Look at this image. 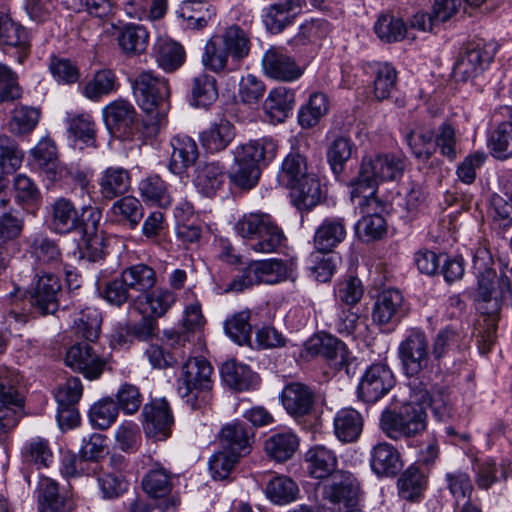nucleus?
I'll return each instance as SVG.
<instances>
[{"label": "nucleus", "mask_w": 512, "mask_h": 512, "mask_svg": "<svg viewBox=\"0 0 512 512\" xmlns=\"http://www.w3.org/2000/svg\"><path fill=\"white\" fill-rule=\"evenodd\" d=\"M250 53V39L237 25L213 35L205 44L201 57L203 66L214 73L233 72Z\"/></svg>", "instance_id": "obj_1"}, {"label": "nucleus", "mask_w": 512, "mask_h": 512, "mask_svg": "<svg viewBox=\"0 0 512 512\" xmlns=\"http://www.w3.org/2000/svg\"><path fill=\"white\" fill-rule=\"evenodd\" d=\"M130 82L138 106L147 114L149 125L156 133L170 109L171 90L168 79L153 70H141Z\"/></svg>", "instance_id": "obj_2"}, {"label": "nucleus", "mask_w": 512, "mask_h": 512, "mask_svg": "<svg viewBox=\"0 0 512 512\" xmlns=\"http://www.w3.org/2000/svg\"><path fill=\"white\" fill-rule=\"evenodd\" d=\"M380 428L393 441L415 438L427 428L426 408L411 399L398 411L385 410L380 417Z\"/></svg>", "instance_id": "obj_3"}, {"label": "nucleus", "mask_w": 512, "mask_h": 512, "mask_svg": "<svg viewBox=\"0 0 512 512\" xmlns=\"http://www.w3.org/2000/svg\"><path fill=\"white\" fill-rule=\"evenodd\" d=\"M402 158L393 154H373L362 159L357 180L352 186V195L362 193V187L371 188L378 182L395 180L403 174Z\"/></svg>", "instance_id": "obj_4"}, {"label": "nucleus", "mask_w": 512, "mask_h": 512, "mask_svg": "<svg viewBox=\"0 0 512 512\" xmlns=\"http://www.w3.org/2000/svg\"><path fill=\"white\" fill-rule=\"evenodd\" d=\"M398 357L407 376L417 377L432 369L430 341L426 333L420 328L407 330L399 343Z\"/></svg>", "instance_id": "obj_5"}, {"label": "nucleus", "mask_w": 512, "mask_h": 512, "mask_svg": "<svg viewBox=\"0 0 512 512\" xmlns=\"http://www.w3.org/2000/svg\"><path fill=\"white\" fill-rule=\"evenodd\" d=\"M212 375L213 367L202 357L190 358L182 365L177 390L193 409L198 407L199 395L212 388Z\"/></svg>", "instance_id": "obj_6"}, {"label": "nucleus", "mask_w": 512, "mask_h": 512, "mask_svg": "<svg viewBox=\"0 0 512 512\" xmlns=\"http://www.w3.org/2000/svg\"><path fill=\"white\" fill-rule=\"evenodd\" d=\"M495 43L477 39L469 42L454 65V75L461 81H468L481 74L493 60Z\"/></svg>", "instance_id": "obj_7"}, {"label": "nucleus", "mask_w": 512, "mask_h": 512, "mask_svg": "<svg viewBox=\"0 0 512 512\" xmlns=\"http://www.w3.org/2000/svg\"><path fill=\"white\" fill-rule=\"evenodd\" d=\"M94 344L75 342L67 349L64 358L66 366L81 373L88 380L99 379L106 366L105 358L95 350Z\"/></svg>", "instance_id": "obj_8"}, {"label": "nucleus", "mask_w": 512, "mask_h": 512, "mask_svg": "<svg viewBox=\"0 0 512 512\" xmlns=\"http://www.w3.org/2000/svg\"><path fill=\"white\" fill-rule=\"evenodd\" d=\"M305 350L310 356H322L326 358L336 370L345 369L349 372V366L354 360L346 345L339 339L328 334H316L305 343Z\"/></svg>", "instance_id": "obj_9"}, {"label": "nucleus", "mask_w": 512, "mask_h": 512, "mask_svg": "<svg viewBox=\"0 0 512 512\" xmlns=\"http://www.w3.org/2000/svg\"><path fill=\"white\" fill-rule=\"evenodd\" d=\"M395 378L388 365L375 363L362 375L357 387L358 397L364 402L375 403L394 386Z\"/></svg>", "instance_id": "obj_10"}, {"label": "nucleus", "mask_w": 512, "mask_h": 512, "mask_svg": "<svg viewBox=\"0 0 512 512\" xmlns=\"http://www.w3.org/2000/svg\"><path fill=\"white\" fill-rule=\"evenodd\" d=\"M142 426L145 435L155 441H165L171 435L174 418L165 399H155L143 406Z\"/></svg>", "instance_id": "obj_11"}, {"label": "nucleus", "mask_w": 512, "mask_h": 512, "mask_svg": "<svg viewBox=\"0 0 512 512\" xmlns=\"http://www.w3.org/2000/svg\"><path fill=\"white\" fill-rule=\"evenodd\" d=\"M359 495V483L357 479L347 471L336 472L329 483L323 487V497L333 504L352 508L357 504Z\"/></svg>", "instance_id": "obj_12"}, {"label": "nucleus", "mask_w": 512, "mask_h": 512, "mask_svg": "<svg viewBox=\"0 0 512 512\" xmlns=\"http://www.w3.org/2000/svg\"><path fill=\"white\" fill-rule=\"evenodd\" d=\"M262 67L265 75L283 82L295 81L303 74V69L291 56L282 49L275 47L264 53Z\"/></svg>", "instance_id": "obj_13"}, {"label": "nucleus", "mask_w": 512, "mask_h": 512, "mask_svg": "<svg viewBox=\"0 0 512 512\" xmlns=\"http://www.w3.org/2000/svg\"><path fill=\"white\" fill-rule=\"evenodd\" d=\"M226 179L227 172L224 164L218 161H207L196 166L193 184L201 195L213 198L224 190Z\"/></svg>", "instance_id": "obj_14"}, {"label": "nucleus", "mask_w": 512, "mask_h": 512, "mask_svg": "<svg viewBox=\"0 0 512 512\" xmlns=\"http://www.w3.org/2000/svg\"><path fill=\"white\" fill-rule=\"evenodd\" d=\"M61 292V282L52 273L37 275L31 293V304L39 313L53 314L58 309V295Z\"/></svg>", "instance_id": "obj_15"}, {"label": "nucleus", "mask_w": 512, "mask_h": 512, "mask_svg": "<svg viewBox=\"0 0 512 512\" xmlns=\"http://www.w3.org/2000/svg\"><path fill=\"white\" fill-rule=\"evenodd\" d=\"M51 229L57 234L79 230L83 221L79 210L68 198L59 197L49 207Z\"/></svg>", "instance_id": "obj_16"}, {"label": "nucleus", "mask_w": 512, "mask_h": 512, "mask_svg": "<svg viewBox=\"0 0 512 512\" xmlns=\"http://www.w3.org/2000/svg\"><path fill=\"white\" fill-rule=\"evenodd\" d=\"M103 117L111 133L128 137L136 123V110L130 102L116 100L103 109Z\"/></svg>", "instance_id": "obj_17"}, {"label": "nucleus", "mask_w": 512, "mask_h": 512, "mask_svg": "<svg viewBox=\"0 0 512 512\" xmlns=\"http://www.w3.org/2000/svg\"><path fill=\"white\" fill-rule=\"evenodd\" d=\"M404 298L399 290L382 291L374 304L372 318L379 325L394 324L405 315Z\"/></svg>", "instance_id": "obj_18"}, {"label": "nucleus", "mask_w": 512, "mask_h": 512, "mask_svg": "<svg viewBox=\"0 0 512 512\" xmlns=\"http://www.w3.org/2000/svg\"><path fill=\"white\" fill-rule=\"evenodd\" d=\"M280 399L287 413L298 418L312 411L315 395L309 386L292 382L284 387Z\"/></svg>", "instance_id": "obj_19"}, {"label": "nucleus", "mask_w": 512, "mask_h": 512, "mask_svg": "<svg viewBox=\"0 0 512 512\" xmlns=\"http://www.w3.org/2000/svg\"><path fill=\"white\" fill-rule=\"evenodd\" d=\"M411 399L419 405H428L435 417L444 421L452 415V403L446 387H436L430 393L422 383L411 388Z\"/></svg>", "instance_id": "obj_20"}, {"label": "nucleus", "mask_w": 512, "mask_h": 512, "mask_svg": "<svg viewBox=\"0 0 512 512\" xmlns=\"http://www.w3.org/2000/svg\"><path fill=\"white\" fill-rule=\"evenodd\" d=\"M492 255L486 248H478L473 256V273L477 279L476 299L491 296L492 285L497 284L499 275L493 268Z\"/></svg>", "instance_id": "obj_21"}, {"label": "nucleus", "mask_w": 512, "mask_h": 512, "mask_svg": "<svg viewBox=\"0 0 512 512\" xmlns=\"http://www.w3.org/2000/svg\"><path fill=\"white\" fill-rule=\"evenodd\" d=\"M277 153V144L271 138H261L238 145L233 151L235 163L254 164L273 160Z\"/></svg>", "instance_id": "obj_22"}, {"label": "nucleus", "mask_w": 512, "mask_h": 512, "mask_svg": "<svg viewBox=\"0 0 512 512\" xmlns=\"http://www.w3.org/2000/svg\"><path fill=\"white\" fill-rule=\"evenodd\" d=\"M170 145L172 153L168 169L175 175H181L192 166L198 158V147L196 142L187 135H176Z\"/></svg>", "instance_id": "obj_23"}, {"label": "nucleus", "mask_w": 512, "mask_h": 512, "mask_svg": "<svg viewBox=\"0 0 512 512\" xmlns=\"http://www.w3.org/2000/svg\"><path fill=\"white\" fill-rule=\"evenodd\" d=\"M302 10L301 0H285L270 5L263 15V22L271 33L277 34L293 23Z\"/></svg>", "instance_id": "obj_24"}, {"label": "nucleus", "mask_w": 512, "mask_h": 512, "mask_svg": "<svg viewBox=\"0 0 512 512\" xmlns=\"http://www.w3.org/2000/svg\"><path fill=\"white\" fill-rule=\"evenodd\" d=\"M22 399L8 377L0 373V440L17 424L14 409L21 406Z\"/></svg>", "instance_id": "obj_25"}, {"label": "nucleus", "mask_w": 512, "mask_h": 512, "mask_svg": "<svg viewBox=\"0 0 512 512\" xmlns=\"http://www.w3.org/2000/svg\"><path fill=\"white\" fill-rule=\"evenodd\" d=\"M307 471L315 479H325L337 471L338 459L336 453L324 445H315L305 454Z\"/></svg>", "instance_id": "obj_26"}, {"label": "nucleus", "mask_w": 512, "mask_h": 512, "mask_svg": "<svg viewBox=\"0 0 512 512\" xmlns=\"http://www.w3.org/2000/svg\"><path fill=\"white\" fill-rule=\"evenodd\" d=\"M370 466L378 476H395L402 468L397 449L387 442H379L370 453Z\"/></svg>", "instance_id": "obj_27"}, {"label": "nucleus", "mask_w": 512, "mask_h": 512, "mask_svg": "<svg viewBox=\"0 0 512 512\" xmlns=\"http://www.w3.org/2000/svg\"><path fill=\"white\" fill-rule=\"evenodd\" d=\"M128 170L119 166H110L103 170L97 180L99 193L105 200H112L128 192L130 188Z\"/></svg>", "instance_id": "obj_28"}, {"label": "nucleus", "mask_w": 512, "mask_h": 512, "mask_svg": "<svg viewBox=\"0 0 512 512\" xmlns=\"http://www.w3.org/2000/svg\"><path fill=\"white\" fill-rule=\"evenodd\" d=\"M252 434L245 424L233 422L225 425L219 434L224 450L241 457L250 452Z\"/></svg>", "instance_id": "obj_29"}, {"label": "nucleus", "mask_w": 512, "mask_h": 512, "mask_svg": "<svg viewBox=\"0 0 512 512\" xmlns=\"http://www.w3.org/2000/svg\"><path fill=\"white\" fill-rule=\"evenodd\" d=\"M294 92L284 86L271 90L263 103V110L272 123L283 122L291 112Z\"/></svg>", "instance_id": "obj_30"}, {"label": "nucleus", "mask_w": 512, "mask_h": 512, "mask_svg": "<svg viewBox=\"0 0 512 512\" xmlns=\"http://www.w3.org/2000/svg\"><path fill=\"white\" fill-rule=\"evenodd\" d=\"M234 137L233 124L227 119H220L201 133L200 141L206 151L217 153L226 149Z\"/></svg>", "instance_id": "obj_31"}, {"label": "nucleus", "mask_w": 512, "mask_h": 512, "mask_svg": "<svg viewBox=\"0 0 512 512\" xmlns=\"http://www.w3.org/2000/svg\"><path fill=\"white\" fill-rule=\"evenodd\" d=\"M334 433L344 443L356 441L362 433V415L353 408L340 409L334 416Z\"/></svg>", "instance_id": "obj_32"}, {"label": "nucleus", "mask_w": 512, "mask_h": 512, "mask_svg": "<svg viewBox=\"0 0 512 512\" xmlns=\"http://www.w3.org/2000/svg\"><path fill=\"white\" fill-rule=\"evenodd\" d=\"M491 290L489 298H475L477 309L484 315H499L502 306L512 301L511 280L505 274H500L497 284L492 285Z\"/></svg>", "instance_id": "obj_33"}, {"label": "nucleus", "mask_w": 512, "mask_h": 512, "mask_svg": "<svg viewBox=\"0 0 512 512\" xmlns=\"http://www.w3.org/2000/svg\"><path fill=\"white\" fill-rule=\"evenodd\" d=\"M299 439L295 433L285 430L272 434L265 440L264 449L277 462H285L297 451Z\"/></svg>", "instance_id": "obj_34"}, {"label": "nucleus", "mask_w": 512, "mask_h": 512, "mask_svg": "<svg viewBox=\"0 0 512 512\" xmlns=\"http://www.w3.org/2000/svg\"><path fill=\"white\" fill-rule=\"evenodd\" d=\"M346 237V229L342 219L327 218L316 229L314 235L315 249L333 252V248Z\"/></svg>", "instance_id": "obj_35"}, {"label": "nucleus", "mask_w": 512, "mask_h": 512, "mask_svg": "<svg viewBox=\"0 0 512 512\" xmlns=\"http://www.w3.org/2000/svg\"><path fill=\"white\" fill-rule=\"evenodd\" d=\"M266 497L274 504L287 505L298 499L299 487L289 476L274 475L265 486Z\"/></svg>", "instance_id": "obj_36"}, {"label": "nucleus", "mask_w": 512, "mask_h": 512, "mask_svg": "<svg viewBox=\"0 0 512 512\" xmlns=\"http://www.w3.org/2000/svg\"><path fill=\"white\" fill-rule=\"evenodd\" d=\"M148 41L149 33L142 25H125L117 34L118 45L121 51L127 56L143 53L148 46Z\"/></svg>", "instance_id": "obj_37"}, {"label": "nucleus", "mask_w": 512, "mask_h": 512, "mask_svg": "<svg viewBox=\"0 0 512 512\" xmlns=\"http://www.w3.org/2000/svg\"><path fill=\"white\" fill-rule=\"evenodd\" d=\"M288 188L291 190L292 201L299 210H310L320 202L321 186L314 174Z\"/></svg>", "instance_id": "obj_38"}, {"label": "nucleus", "mask_w": 512, "mask_h": 512, "mask_svg": "<svg viewBox=\"0 0 512 512\" xmlns=\"http://www.w3.org/2000/svg\"><path fill=\"white\" fill-rule=\"evenodd\" d=\"M247 267L255 284H274L285 280L288 276L287 265L278 259L255 261Z\"/></svg>", "instance_id": "obj_39"}, {"label": "nucleus", "mask_w": 512, "mask_h": 512, "mask_svg": "<svg viewBox=\"0 0 512 512\" xmlns=\"http://www.w3.org/2000/svg\"><path fill=\"white\" fill-rule=\"evenodd\" d=\"M341 258L337 253L315 249L307 260L310 275L318 282H328L336 271Z\"/></svg>", "instance_id": "obj_40"}, {"label": "nucleus", "mask_w": 512, "mask_h": 512, "mask_svg": "<svg viewBox=\"0 0 512 512\" xmlns=\"http://www.w3.org/2000/svg\"><path fill=\"white\" fill-rule=\"evenodd\" d=\"M155 57L163 70L172 72L184 64L186 53L179 43L169 39H159L155 44Z\"/></svg>", "instance_id": "obj_41"}, {"label": "nucleus", "mask_w": 512, "mask_h": 512, "mask_svg": "<svg viewBox=\"0 0 512 512\" xmlns=\"http://www.w3.org/2000/svg\"><path fill=\"white\" fill-rule=\"evenodd\" d=\"M311 175L308 173L306 158L298 151H291L282 162L278 181L288 188Z\"/></svg>", "instance_id": "obj_42"}, {"label": "nucleus", "mask_w": 512, "mask_h": 512, "mask_svg": "<svg viewBox=\"0 0 512 512\" xmlns=\"http://www.w3.org/2000/svg\"><path fill=\"white\" fill-rule=\"evenodd\" d=\"M190 102L195 107H207L218 98L216 79L209 74L200 73L191 80Z\"/></svg>", "instance_id": "obj_43"}, {"label": "nucleus", "mask_w": 512, "mask_h": 512, "mask_svg": "<svg viewBox=\"0 0 512 512\" xmlns=\"http://www.w3.org/2000/svg\"><path fill=\"white\" fill-rule=\"evenodd\" d=\"M101 315L94 308H85L74 319L73 331L77 338L96 343L101 329Z\"/></svg>", "instance_id": "obj_44"}, {"label": "nucleus", "mask_w": 512, "mask_h": 512, "mask_svg": "<svg viewBox=\"0 0 512 512\" xmlns=\"http://www.w3.org/2000/svg\"><path fill=\"white\" fill-rule=\"evenodd\" d=\"M131 290L144 295L155 288L158 278L156 271L149 265L138 263L122 270Z\"/></svg>", "instance_id": "obj_45"}, {"label": "nucleus", "mask_w": 512, "mask_h": 512, "mask_svg": "<svg viewBox=\"0 0 512 512\" xmlns=\"http://www.w3.org/2000/svg\"><path fill=\"white\" fill-rule=\"evenodd\" d=\"M1 41L8 46L18 49V62L22 63L28 56L30 51V41L26 29L13 22L10 18L4 20L2 29L0 31Z\"/></svg>", "instance_id": "obj_46"}, {"label": "nucleus", "mask_w": 512, "mask_h": 512, "mask_svg": "<svg viewBox=\"0 0 512 512\" xmlns=\"http://www.w3.org/2000/svg\"><path fill=\"white\" fill-rule=\"evenodd\" d=\"M397 487L401 498L419 501L426 487V479L417 467L410 466L399 477Z\"/></svg>", "instance_id": "obj_47"}, {"label": "nucleus", "mask_w": 512, "mask_h": 512, "mask_svg": "<svg viewBox=\"0 0 512 512\" xmlns=\"http://www.w3.org/2000/svg\"><path fill=\"white\" fill-rule=\"evenodd\" d=\"M39 119V109L27 105L16 106L11 111L8 130L17 136L29 134L36 128Z\"/></svg>", "instance_id": "obj_48"}, {"label": "nucleus", "mask_w": 512, "mask_h": 512, "mask_svg": "<svg viewBox=\"0 0 512 512\" xmlns=\"http://www.w3.org/2000/svg\"><path fill=\"white\" fill-rule=\"evenodd\" d=\"M220 372L227 385L237 390L249 389L256 380L255 373L247 365L234 360L225 362Z\"/></svg>", "instance_id": "obj_49"}, {"label": "nucleus", "mask_w": 512, "mask_h": 512, "mask_svg": "<svg viewBox=\"0 0 512 512\" xmlns=\"http://www.w3.org/2000/svg\"><path fill=\"white\" fill-rule=\"evenodd\" d=\"M67 131L75 141L86 146H96L95 122L90 114L81 113L67 118Z\"/></svg>", "instance_id": "obj_50"}, {"label": "nucleus", "mask_w": 512, "mask_h": 512, "mask_svg": "<svg viewBox=\"0 0 512 512\" xmlns=\"http://www.w3.org/2000/svg\"><path fill=\"white\" fill-rule=\"evenodd\" d=\"M274 221L271 215L264 212H251L244 214L235 224L239 236L247 239L249 243L255 240L262 231Z\"/></svg>", "instance_id": "obj_51"}, {"label": "nucleus", "mask_w": 512, "mask_h": 512, "mask_svg": "<svg viewBox=\"0 0 512 512\" xmlns=\"http://www.w3.org/2000/svg\"><path fill=\"white\" fill-rule=\"evenodd\" d=\"M64 499L59 494L58 484L51 478L40 477L38 485L39 512H64Z\"/></svg>", "instance_id": "obj_52"}, {"label": "nucleus", "mask_w": 512, "mask_h": 512, "mask_svg": "<svg viewBox=\"0 0 512 512\" xmlns=\"http://www.w3.org/2000/svg\"><path fill=\"white\" fill-rule=\"evenodd\" d=\"M374 31L378 38L385 43L398 42L407 36V27L404 21L394 15L382 14L374 24Z\"/></svg>", "instance_id": "obj_53"}, {"label": "nucleus", "mask_w": 512, "mask_h": 512, "mask_svg": "<svg viewBox=\"0 0 512 512\" xmlns=\"http://www.w3.org/2000/svg\"><path fill=\"white\" fill-rule=\"evenodd\" d=\"M30 254L40 265L56 267L61 262V252L56 242L45 236H36L30 245Z\"/></svg>", "instance_id": "obj_54"}, {"label": "nucleus", "mask_w": 512, "mask_h": 512, "mask_svg": "<svg viewBox=\"0 0 512 512\" xmlns=\"http://www.w3.org/2000/svg\"><path fill=\"white\" fill-rule=\"evenodd\" d=\"M121 4L129 17L137 19H159L167 10V0H152L151 5L149 0H121Z\"/></svg>", "instance_id": "obj_55"}, {"label": "nucleus", "mask_w": 512, "mask_h": 512, "mask_svg": "<svg viewBox=\"0 0 512 512\" xmlns=\"http://www.w3.org/2000/svg\"><path fill=\"white\" fill-rule=\"evenodd\" d=\"M116 86L117 82L114 72L109 69H103L96 72L94 77L82 87V93L86 98L97 101L101 97L115 91Z\"/></svg>", "instance_id": "obj_56"}, {"label": "nucleus", "mask_w": 512, "mask_h": 512, "mask_svg": "<svg viewBox=\"0 0 512 512\" xmlns=\"http://www.w3.org/2000/svg\"><path fill=\"white\" fill-rule=\"evenodd\" d=\"M328 109L329 103L325 94L319 92L311 94L307 104L298 113L299 124L303 128L315 126Z\"/></svg>", "instance_id": "obj_57"}, {"label": "nucleus", "mask_w": 512, "mask_h": 512, "mask_svg": "<svg viewBox=\"0 0 512 512\" xmlns=\"http://www.w3.org/2000/svg\"><path fill=\"white\" fill-rule=\"evenodd\" d=\"M144 304L152 317H163L175 304L176 295L168 288H153L143 295Z\"/></svg>", "instance_id": "obj_58"}, {"label": "nucleus", "mask_w": 512, "mask_h": 512, "mask_svg": "<svg viewBox=\"0 0 512 512\" xmlns=\"http://www.w3.org/2000/svg\"><path fill=\"white\" fill-rule=\"evenodd\" d=\"M119 409L111 397H105L92 405L89 411L91 424L100 429L106 430L115 423Z\"/></svg>", "instance_id": "obj_59"}, {"label": "nucleus", "mask_w": 512, "mask_h": 512, "mask_svg": "<svg viewBox=\"0 0 512 512\" xmlns=\"http://www.w3.org/2000/svg\"><path fill=\"white\" fill-rule=\"evenodd\" d=\"M406 141L411 153L419 160L427 161L436 151L434 132L430 129L411 131Z\"/></svg>", "instance_id": "obj_60"}, {"label": "nucleus", "mask_w": 512, "mask_h": 512, "mask_svg": "<svg viewBox=\"0 0 512 512\" xmlns=\"http://www.w3.org/2000/svg\"><path fill=\"white\" fill-rule=\"evenodd\" d=\"M115 447L126 453L138 450L141 444V432L138 424L131 420L122 421L114 431Z\"/></svg>", "instance_id": "obj_61"}, {"label": "nucleus", "mask_w": 512, "mask_h": 512, "mask_svg": "<svg viewBox=\"0 0 512 512\" xmlns=\"http://www.w3.org/2000/svg\"><path fill=\"white\" fill-rule=\"evenodd\" d=\"M492 155L497 159L512 157V122L500 123L488 140Z\"/></svg>", "instance_id": "obj_62"}, {"label": "nucleus", "mask_w": 512, "mask_h": 512, "mask_svg": "<svg viewBox=\"0 0 512 512\" xmlns=\"http://www.w3.org/2000/svg\"><path fill=\"white\" fill-rule=\"evenodd\" d=\"M285 241L286 237L283 230L274 220L255 240L249 243V246L255 252L273 253L284 246Z\"/></svg>", "instance_id": "obj_63"}, {"label": "nucleus", "mask_w": 512, "mask_h": 512, "mask_svg": "<svg viewBox=\"0 0 512 512\" xmlns=\"http://www.w3.org/2000/svg\"><path fill=\"white\" fill-rule=\"evenodd\" d=\"M131 288L121 273L113 279L106 281L102 288H99L100 296L110 305L121 307L130 299Z\"/></svg>", "instance_id": "obj_64"}]
</instances>
